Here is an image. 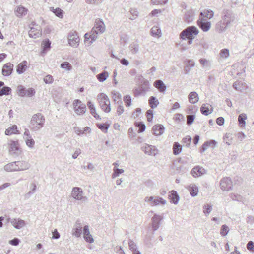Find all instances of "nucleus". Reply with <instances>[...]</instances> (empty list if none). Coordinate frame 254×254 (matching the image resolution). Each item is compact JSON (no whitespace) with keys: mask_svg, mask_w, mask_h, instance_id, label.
I'll return each instance as SVG.
<instances>
[{"mask_svg":"<svg viewBox=\"0 0 254 254\" xmlns=\"http://www.w3.org/2000/svg\"><path fill=\"white\" fill-rule=\"evenodd\" d=\"M235 21V14L230 10L225 9L221 13L220 20L215 24V30L219 33L224 32Z\"/></svg>","mask_w":254,"mask_h":254,"instance_id":"f257e3e1","label":"nucleus"},{"mask_svg":"<svg viewBox=\"0 0 254 254\" xmlns=\"http://www.w3.org/2000/svg\"><path fill=\"white\" fill-rule=\"evenodd\" d=\"M45 118L41 113H37L33 115L30 121V127L33 131H37L43 127Z\"/></svg>","mask_w":254,"mask_h":254,"instance_id":"f03ea898","label":"nucleus"},{"mask_svg":"<svg viewBox=\"0 0 254 254\" xmlns=\"http://www.w3.org/2000/svg\"><path fill=\"white\" fill-rule=\"evenodd\" d=\"M97 99L102 110L106 113L110 112V101L108 96L105 94L101 93L98 95Z\"/></svg>","mask_w":254,"mask_h":254,"instance_id":"7ed1b4c3","label":"nucleus"},{"mask_svg":"<svg viewBox=\"0 0 254 254\" xmlns=\"http://www.w3.org/2000/svg\"><path fill=\"white\" fill-rule=\"evenodd\" d=\"M71 196L74 199L82 202L87 201L88 198L84 196V192L82 188L78 187L72 189Z\"/></svg>","mask_w":254,"mask_h":254,"instance_id":"20e7f679","label":"nucleus"},{"mask_svg":"<svg viewBox=\"0 0 254 254\" xmlns=\"http://www.w3.org/2000/svg\"><path fill=\"white\" fill-rule=\"evenodd\" d=\"M144 201L149 203L151 206H156L159 204L164 205L167 203V201L165 199L158 196H146L144 198Z\"/></svg>","mask_w":254,"mask_h":254,"instance_id":"39448f33","label":"nucleus"},{"mask_svg":"<svg viewBox=\"0 0 254 254\" xmlns=\"http://www.w3.org/2000/svg\"><path fill=\"white\" fill-rule=\"evenodd\" d=\"M74 112L78 115L83 114L86 110V105L78 99L74 100L73 103Z\"/></svg>","mask_w":254,"mask_h":254,"instance_id":"423d86ee","label":"nucleus"},{"mask_svg":"<svg viewBox=\"0 0 254 254\" xmlns=\"http://www.w3.org/2000/svg\"><path fill=\"white\" fill-rule=\"evenodd\" d=\"M150 88L149 82L147 80H144L141 85L138 88H136L134 90V94L135 96L139 95H144L147 92L149 91Z\"/></svg>","mask_w":254,"mask_h":254,"instance_id":"0eeeda50","label":"nucleus"},{"mask_svg":"<svg viewBox=\"0 0 254 254\" xmlns=\"http://www.w3.org/2000/svg\"><path fill=\"white\" fill-rule=\"evenodd\" d=\"M68 42L70 46L76 48L79 45V37L76 31H71L68 34Z\"/></svg>","mask_w":254,"mask_h":254,"instance_id":"6e6552de","label":"nucleus"},{"mask_svg":"<svg viewBox=\"0 0 254 254\" xmlns=\"http://www.w3.org/2000/svg\"><path fill=\"white\" fill-rule=\"evenodd\" d=\"M31 25L32 26L30 27V30L29 31V36L34 39L39 37L42 35L41 27L33 22Z\"/></svg>","mask_w":254,"mask_h":254,"instance_id":"1a4fd4ad","label":"nucleus"},{"mask_svg":"<svg viewBox=\"0 0 254 254\" xmlns=\"http://www.w3.org/2000/svg\"><path fill=\"white\" fill-rule=\"evenodd\" d=\"M105 31V26L103 21L99 19H96L94 27L92 29V32H94L97 35L104 33Z\"/></svg>","mask_w":254,"mask_h":254,"instance_id":"9d476101","label":"nucleus"},{"mask_svg":"<svg viewBox=\"0 0 254 254\" xmlns=\"http://www.w3.org/2000/svg\"><path fill=\"white\" fill-rule=\"evenodd\" d=\"M7 221L16 229H21L26 225L25 221L22 219L17 218H8Z\"/></svg>","mask_w":254,"mask_h":254,"instance_id":"9b49d317","label":"nucleus"},{"mask_svg":"<svg viewBox=\"0 0 254 254\" xmlns=\"http://www.w3.org/2000/svg\"><path fill=\"white\" fill-rule=\"evenodd\" d=\"M9 152L11 155H19L21 152V149L17 141L10 140L9 143Z\"/></svg>","mask_w":254,"mask_h":254,"instance_id":"f8f14e48","label":"nucleus"},{"mask_svg":"<svg viewBox=\"0 0 254 254\" xmlns=\"http://www.w3.org/2000/svg\"><path fill=\"white\" fill-rule=\"evenodd\" d=\"M18 91L19 95L22 97L26 96L28 97H32L35 94V91L33 88H29L28 89H26L22 86H19L18 87Z\"/></svg>","mask_w":254,"mask_h":254,"instance_id":"ddd939ff","label":"nucleus"},{"mask_svg":"<svg viewBox=\"0 0 254 254\" xmlns=\"http://www.w3.org/2000/svg\"><path fill=\"white\" fill-rule=\"evenodd\" d=\"M197 23L199 27L203 31H208L211 26V23L206 19H198Z\"/></svg>","mask_w":254,"mask_h":254,"instance_id":"4468645a","label":"nucleus"},{"mask_svg":"<svg viewBox=\"0 0 254 254\" xmlns=\"http://www.w3.org/2000/svg\"><path fill=\"white\" fill-rule=\"evenodd\" d=\"M220 188L223 190H228L232 188V183L228 177H225L220 181Z\"/></svg>","mask_w":254,"mask_h":254,"instance_id":"2eb2a0df","label":"nucleus"},{"mask_svg":"<svg viewBox=\"0 0 254 254\" xmlns=\"http://www.w3.org/2000/svg\"><path fill=\"white\" fill-rule=\"evenodd\" d=\"M83 238L85 241L89 243H92L94 242V240L93 238L92 235L91 234L89 226L88 225H85L83 229Z\"/></svg>","mask_w":254,"mask_h":254,"instance_id":"dca6fc26","label":"nucleus"},{"mask_svg":"<svg viewBox=\"0 0 254 254\" xmlns=\"http://www.w3.org/2000/svg\"><path fill=\"white\" fill-rule=\"evenodd\" d=\"M162 219L161 216L155 214L151 218L152 227L153 231H156L160 227V221Z\"/></svg>","mask_w":254,"mask_h":254,"instance_id":"f3484780","label":"nucleus"},{"mask_svg":"<svg viewBox=\"0 0 254 254\" xmlns=\"http://www.w3.org/2000/svg\"><path fill=\"white\" fill-rule=\"evenodd\" d=\"M214 16V12L210 9H204L200 13L199 19H210Z\"/></svg>","mask_w":254,"mask_h":254,"instance_id":"a211bd4d","label":"nucleus"},{"mask_svg":"<svg viewBox=\"0 0 254 254\" xmlns=\"http://www.w3.org/2000/svg\"><path fill=\"white\" fill-rule=\"evenodd\" d=\"M17 166V171H23L29 169L30 167V164L26 161H16Z\"/></svg>","mask_w":254,"mask_h":254,"instance_id":"6ab92c4d","label":"nucleus"},{"mask_svg":"<svg viewBox=\"0 0 254 254\" xmlns=\"http://www.w3.org/2000/svg\"><path fill=\"white\" fill-rule=\"evenodd\" d=\"M13 66V64L10 63L5 64L2 69V75L5 76H9L12 73Z\"/></svg>","mask_w":254,"mask_h":254,"instance_id":"aec40b11","label":"nucleus"},{"mask_svg":"<svg viewBox=\"0 0 254 254\" xmlns=\"http://www.w3.org/2000/svg\"><path fill=\"white\" fill-rule=\"evenodd\" d=\"M85 42L88 43V45H91L93 42H94L97 38V35L94 32H92V30L90 32L86 33L84 35Z\"/></svg>","mask_w":254,"mask_h":254,"instance_id":"412c9836","label":"nucleus"},{"mask_svg":"<svg viewBox=\"0 0 254 254\" xmlns=\"http://www.w3.org/2000/svg\"><path fill=\"white\" fill-rule=\"evenodd\" d=\"M180 36L182 40L188 39V43L190 44V26H189L183 30L180 33Z\"/></svg>","mask_w":254,"mask_h":254,"instance_id":"4be33fe9","label":"nucleus"},{"mask_svg":"<svg viewBox=\"0 0 254 254\" xmlns=\"http://www.w3.org/2000/svg\"><path fill=\"white\" fill-rule=\"evenodd\" d=\"M169 193L168 198L170 202L174 204H177L180 199L177 192L176 190H172L169 192Z\"/></svg>","mask_w":254,"mask_h":254,"instance_id":"5701e85b","label":"nucleus"},{"mask_svg":"<svg viewBox=\"0 0 254 254\" xmlns=\"http://www.w3.org/2000/svg\"><path fill=\"white\" fill-rule=\"evenodd\" d=\"M205 173V170L199 166H197L191 170V175L194 177L201 176Z\"/></svg>","mask_w":254,"mask_h":254,"instance_id":"b1692460","label":"nucleus"},{"mask_svg":"<svg viewBox=\"0 0 254 254\" xmlns=\"http://www.w3.org/2000/svg\"><path fill=\"white\" fill-rule=\"evenodd\" d=\"M28 10L23 6H18L16 7L15 10V14L18 17H22L26 15Z\"/></svg>","mask_w":254,"mask_h":254,"instance_id":"393cba45","label":"nucleus"},{"mask_svg":"<svg viewBox=\"0 0 254 254\" xmlns=\"http://www.w3.org/2000/svg\"><path fill=\"white\" fill-rule=\"evenodd\" d=\"M164 127L162 125H156L152 127L153 133L156 136H159L162 134L164 132Z\"/></svg>","mask_w":254,"mask_h":254,"instance_id":"a878e982","label":"nucleus"},{"mask_svg":"<svg viewBox=\"0 0 254 254\" xmlns=\"http://www.w3.org/2000/svg\"><path fill=\"white\" fill-rule=\"evenodd\" d=\"M217 144V142L214 140H210L205 142L201 146L200 152H202L206 150L209 147L214 148Z\"/></svg>","mask_w":254,"mask_h":254,"instance_id":"bb28decb","label":"nucleus"},{"mask_svg":"<svg viewBox=\"0 0 254 254\" xmlns=\"http://www.w3.org/2000/svg\"><path fill=\"white\" fill-rule=\"evenodd\" d=\"M28 62L26 61H23L19 63L16 68V72L18 74L23 73L27 68Z\"/></svg>","mask_w":254,"mask_h":254,"instance_id":"cd10ccee","label":"nucleus"},{"mask_svg":"<svg viewBox=\"0 0 254 254\" xmlns=\"http://www.w3.org/2000/svg\"><path fill=\"white\" fill-rule=\"evenodd\" d=\"M201 113L205 116L211 114L213 111V108L208 104H203L200 108Z\"/></svg>","mask_w":254,"mask_h":254,"instance_id":"c85d7f7f","label":"nucleus"},{"mask_svg":"<svg viewBox=\"0 0 254 254\" xmlns=\"http://www.w3.org/2000/svg\"><path fill=\"white\" fill-rule=\"evenodd\" d=\"M4 170L7 172H16L17 171V166L16 161L12 162L5 165Z\"/></svg>","mask_w":254,"mask_h":254,"instance_id":"c756f323","label":"nucleus"},{"mask_svg":"<svg viewBox=\"0 0 254 254\" xmlns=\"http://www.w3.org/2000/svg\"><path fill=\"white\" fill-rule=\"evenodd\" d=\"M154 86L157 88L160 92H165L166 86L163 82L161 80H158L154 82Z\"/></svg>","mask_w":254,"mask_h":254,"instance_id":"7c9ffc66","label":"nucleus"},{"mask_svg":"<svg viewBox=\"0 0 254 254\" xmlns=\"http://www.w3.org/2000/svg\"><path fill=\"white\" fill-rule=\"evenodd\" d=\"M82 227L80 223H76L75 227L72 230V234L76 237H79L82 233Z\"/></svg>","mask_w":254,"mask_h":254,"instance_id":"2f4dec72","label":"nucleus"},{"mask_svg":"<svg viewBox=\"0 0 254 254\" xmlns=\"http://www.w3.org/2000/svg\"><path fill=\"white\" fill-rule=\"evenodd\" d=\"M129 49L132 54H137L139 50V45L136 42H133L129 46Z\"/></svg>","mask_w":254,"mask_h":254,"instance_id":"473e14b6","label":"nucleus"},{"mask_svg":"<svg viewBox=\"0 0 254 254\" xmlns=\"http://www.w3.org/2000/svg\"><path fill=\"white\" fill-rule=\"evenodd\" d=\"M150 33L153 36L160 37L161 36L160 28L157 26H153L150 30Z\"/></svg>","mask_w":254,"mask_h":254,"instance_id":"72a5a7b5","label":"nucleus"},{"mask_svg":"<svg viewBox=\"0 0 254 254\" xmlns=\"http://www.w3.org/2000/svg\"><path fill=\"white\" fill-rule=\"evenodd\" d=\"M18 132L17 130V127L16 125H13L11 127H9L5 132V133L7 135H10L14 134H16Z\"/></svg>","mask_w":254,"mask_h":254,"instance_id":"f704fd0d","label":"nucleus"},{"mask_svg":"<svg viewBox=\"0 0 254 254\" xmlns=\"http://www.w3.org/2000/svg\"><path fill=\"white\" fill-rule=\"evenodd\" d=\"M233 87L237 91H242L245 88L246 86L242 81H237L233 83Z\"/></svg>","mask_w":254,"mask_h":254,"instance_id":"c9c22d12","label":"nucleus"},{"mask_svg":"<svg viewBox=\"0 0 254 254\" xmlns=\"http://www.w3.org/2000/svg\"><path fill=\"white\" fill-rule=\"evenodd\" d=\"M247 119V116L246 114L242 113L238 116V122L240 126L244 127L246 125V120Z\"/></svg>","mask_w":254,"mask_h":254,"instance_id":"e433bc0d","label":"nucleus"},{"mask_svg":"<svg viewBox=\"0 0 254 254\" xmlns=\"http://www.w3.org/2000/svg\"><path fill=\"white\" fill-rule=\"evenodd\" d=\"M182 146L178 142H174L173 146V154L178 155L182 151Z\"/></svg>","mask_w":254,"mask_h":254,"instance_id":"4c0bfd02","label":"nucleus"},{"mask_svg":"<svg viewBox=\"0 0 254 254\" xmlns=\"http://www.w3.org/2000/svg\"><path fill=\"white\" fill-rule=\"evenodd\" d=\"M149 104L151 108L154 109L157 107L159 104V101L155 97L151 96L149 99Z\"/></svg>","mask_w":254,"mask_h":254,"instance_id":"58836bf2","label":"nucleus"},{"mask_svg":"<svg viewBox=\"0 0 254 254\" xmlns=\"http://www.w3.org/2000/svg\"><path fill=\"white\" fill-rule=\"evenodd\" d=\"M109 76V74L107 71H104L97 75L96 77L100 82H104Z\"/></svg>","mask_w":254,"mask_h":254,"instance_id":"ea45409f","label":"nucleus"},{"mask_svg":"<svg viewBox=\"0 0 254 254\" xmlns=\"http://www.w3.org/2000/svg\"><path fill=\"white\" fill-rule=\"evenodd\" d=\"M11 92V89L10 87L7 86H3L0 90V96L9 95Z\"/></svg>","mask_w":254,"mask_h":254,"instance_id":"a19ab883","label":"nucleus"},{"mask_svg":"<svg viewBox=\"0 0 254 254\" xmlns=\"http://www.w3.org/2000/svg\"><path fill=\"white\" fill-rule=\"evenodd\" d=\"M129 13L131 16L129 18L131 20L135 19L138 16V12L136 8H131L129 10Z\"/></svg>","mask_w":254,"mask_h":254,"instance_id":"79ce46f5","label":"nucleus"},{"mask_svg":"<svg viewBox=\"0 0 254 254\" xmlns=\"http://www.w3.org/2000/svg\"><path fill=\"white\" fill-rule=\"evenodd\" d=\"M124 172V170L122 169L114 167L113 173L112 175V178H115L118 177L120 174Z\"/></svg>","mask_w":254,"mask_h":254,"instance_id":"37998d69","label":"nucleus"},{"mask_svg":"<svg viewBox=\"0 0 254 254\" xmlns=\"http://www.w3.org/2000/svg\"><path fill=\"white\" fill-rule=\"evenodd\" d=\"M30 188L31 191H30L25 195V197L26 199L29 198L30 197V196L33 194V193H34L35 191L36 190V185L35 183H33L31 184Z\"/></svg>","mask_w":254,"mask_h":254,"instance_id":"c03bdc74","label":"nucleus"},{"mask_svg":"<svg viewBox=\"0 0 254 254\" xmlns=\"http://www.w3.org/2000/svg\"><path fill=\"white\" fill-rule=\"evenodd\" d=\"M219 55L221 58L223 59H226L228 58L230 55L229 51L226 48L223 49L220 51Z\"/></svg>","mask_w":254,"mask_h":254,"instance_id":"a18cd8bd","label":"nucleus"},{"mask_svg":"<svg viewBox=\"0 0 254 254\" xmlns=\"http://www.w3.org/2000/svg\"><path fill=\"white\" fill-rule=\"evenodd\" d=\"M229 231V229L228 227L225 225L224 224L221 226L220 233L221 236H225L227 235Z\"/></svg>","mask_w":254,"mask_h":254,"instance_id":"49530a36","label":"nucleus"},{"mask_svg":"<svg viewBox=\"0 0 254 254\" xmlns=\"http://www.w3.org/2000/svg\"><path fill=\"white\" fill-rule=\"evenodd\" d=\"M212 209V206L209 204H205L203 207V211L206 216L211 212Z\"/></svg>","mask_w":254,"mask_h":254,"instance_id":"de8ad7c7","label":"nucleus"},{"mask_svg":"<svg viewBox=\"0 0 254 254\" xmlns=\"http://www.w3.org/2000/svg\"><path fill=\"white\" fill-rule=\"evenodd\" d=\"M169 0H151V3L153 5H164L168 3Z\"/></svg>","mask_w":254,"mask_h":254,"instance_id":"09e8293b","label":"nucleus"},{"mask_svg":"<svg viewBox=\"0 0 254 254\" xmlns=\"http://www.w3.org/2000/svg\"><path fill=\"white\" fill-rule=\"evenodd\" d=\"M61 67L68 71H69L72 69L71 65L67 62H64L62 63L61 64Z\"/></svg>","mask_w":254,"mask_h":254,"instance_id":"8fccbe9b","label":"nucleus"},{"mask_svg":"<svg viewBox=\"0 0 254 254\" xmlns=\"http://www.w3.org/2000/svg\"><path fill=\"white\" fill-rule=\"evenodd\" d=\"M51 11L58 17H62L63 16V11L59 8L54 9V7H51Z\"/></svg>","mask_w":254,"mask_h":254,"instance_id":"3c124183","label":"nucleus"},{"mask_svg":"<svg viewBox=\"0 0 254 254\" xmlns=\"http://www.w3.org/2000/svg\"><path fill=\"white\" fill-rule=\"evenodd\" d=\"M230 197L233 200L241 201L242 200L243 197L240 195L235 193H231L230 194Z\"/></svg>","mask_w":254,"mask_h":254,"instance_id":"603ef678","label":"nucleus"},{"mask_svg":"<svg viewBox=\"0 0 254 254\" xmlns=\"http://www.w3.org/2000/svg\"><path fill=\"white\" fill-rule=\"evenodd\" d=\"M25 140L26 145L29 147L32 148L34 147L35 145V141L32 138V137L26 138L25 139Z\"/></svg>","mask_w":254,"mask_h":254,"instance_id":"864d4df0","label":"nucleus"},{"mask_svg":"<svg viewBox=\"0 0 254 254\" xmlns=\"http://www.w3.org/2000/svg\"><path fill=\"white\" fill-rule=\"evenodd\" d=\"M198 192V187L195 185H191V196L194 197L197 195Z\"/></svg>","mask_w":254,"mask_h":254,"instance_id":"5fc2aeb1","label":"nucleus"},{"mask_svg":"<svg viewBox=\"0 0 254 254\" xmlns=\"http://www.w3.org/2000/svg\"><path fill=\"white\" fill-rule=\"evenodd\" d=\"M129 247L130 250L134 252L137 250V247L136 244L132 241L130 240L128 242Z\"/></svg>","mask_w":254,"mask_h":254,"instance_id":"6e6d98bb","label":"nucleus"},{"mask_svg":"<svg viewBox=\"0 0 254 254\" xmlns=\"http://www.w3.org/2000/svg\"><path fill=\"white\" fill-rule=\"evenodd\" d=\"M198 94L195 92H191V104L196 103L198 101Z\"/></svg>","mask_w":254,"mask_h":254,"instance_id":"4d7b16f0","label":"nucleus"},{"mask_svg":"<svg viewBox=\"0 0 254 254\" xmlns=\"http://www.w3.org/2000/svg\"><path fill=\"white\" fill-rule=\"evenodd\" d=\"M183 146L189 147L190 144V136H187L182 140Z\"/></svg>","mask_w":254,"mask_h":254,"instance_id":"13d9d810","label":"nucleus"},{"mask_svg":"<svg viewBox=\"0 0 254 254\" xmlns=\"http://www.w3.org/2000/svg\"><path fill=\"white\" fill-rule=\"evenodd\" d=\"M199 33V30L195 26H191V41L194 38V36Z\"/></svg>","mask_w":254,"mask_h":254,"instance_id":"bf43d9fd","label":"nucleus"},{"mask_svg":"<svg viewBox=\"0 0 254 254\" xmlns=\"http://www.w3.org/2000/svg\"><path fill=\"white\" fill-rule=\"evenodd\" d=\"M54 81V78L53 76L51 75H47L44 78V82L46 84H51L53 83Z\"/></svg>","mask_w":254,"mask_h":254,"instance_id":"052dcab7","label":"nucleus"},{"mask_svg":"<svg viewBox=\"0 0 254 254\" xmlns=\"http://www.w3.org/2000/svg\"><path fill=\"white\" fill-rule=\"evenodd\" d=\"M145 153L146 154H148L149 155H155L156 154L155 153V150L154 149V150H152V148H151V146H148L147 147H145Z\"/></svg>","mask_w":254,"mask_h":254,"instance_id":"680f3d73","label":"nucleus"},{"mask_svg":"<svg viewBox=\"0 0 254 254\" xmlns=\"http://www.w3.org/2000/svg\"><path fill=\"white\" fill-rule=\"evenodd\" d=\"M112 94L113 98L115 102L118 103L119 101H120L121 96L119 93L114 92L112 93Z\"/></svg>","mask_w":254,"mask_h":254,"instance_id":"e2e57ef3","label":"nucleus"},{"mask_svg":"<svg viewBox=\"0 0 254 254\" xmlns=\"http://www.w3.org/2000/svg\"><path fill=\"white\" fill-rule=\"evenodd\" d=\"M124 101L126 103L127 107H128L131 105V98L129 95H127L124 97Z\"/></svg>","mask_w":254,"mask_h":254,"instance_id":"0e129e2a","label":"nucleus"},{"mask_svg":"<svg viewBox=\"0 0 254 254\" xmlns=\"http://www.w3.org/2000/svg\"><path fill=\"white\" fill-rule=\"evenodd\" d=\"M146 116L148 122H151L153 117V111L152 110H148L146 112Z\"/></svg>","mask_w":254,"mask_h":254,"instance_id":"69168bd1","label":"nucleus"},{"mask_svg":"<svg viewBox=\"0 0 254 254\" xmlns=\"http://www.w3.org/2000/svg\"><path fill=\"white\" fill-rule=\"evenodd\" d=\"M20 240L17 238H15L9 241V243L10 245L15 246H18L19 245V244L20 243Z\"/></svg>","mask_w":254,"mask_h":254,"instance_id":"338daca9","label":"nucleus"},{"mask_svg":"<svg viewBox=\"0 0 254 254\" xmlns=\"http://www.w3.org/2000/svg\"><path fill=\"white\" fill-rule=\"evenodd\" d=\"M247 248L249 251L254 250V243L253 241H250L247 244Z\"/></svg>","mask_w":254,"mask_h":254,"instance_id":"774afa93","label":"nucleus"}]
</instances>
